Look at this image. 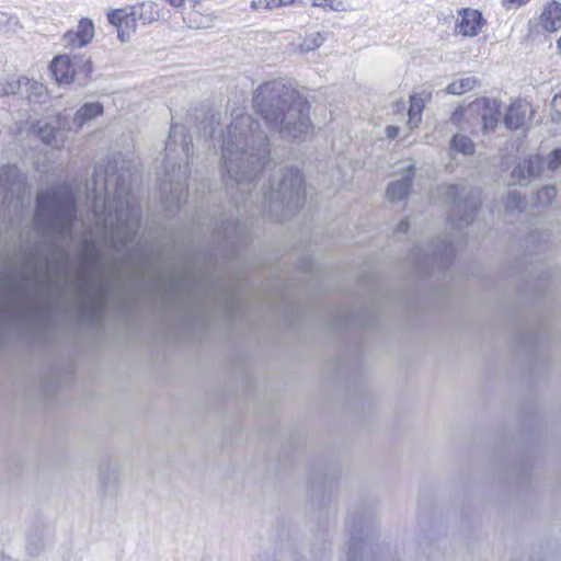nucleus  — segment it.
<instances>
[{
    "label": "nucleus",
    "instance_id": "1",
    "mask_svg": "<svg viewBox=\"0 0 561 561\" xmlns=\"http://www.w3.org/2000/svg\"><path fill=\"white\" fill-rule=\"evenodd\" d=\"M253 107L268 128L283 137L298 138L312 128L307 100L280 81L261 84L253 95Z\"/></svg>",
    "mask_w": 561,
    "mask_h": 561
},
{
    "label": "nucleus",
    "instance_id": "2",
    "mask_svg": "<svg viewBox=\"0 0 561 561\" xmlns=\"http://www.w3.org/2000/svg\"><path fill=\"white\" fill-rule=\"evenodd\" d=\"M220 139L222 169L237 181L242 182L243 179L238 176V161L256 160L259 164L270 161L267 136L247 113L234 114Z\"/></svg>",
    "mask_w": 561,
    "mask_h": 561
},
{
    "label": "nucleus",
    "instance_id": "3",
    "mask_svg": "<svg viewBox=\"0 0 561 561\" xmlns=\"http://www.w3.org/2000/svg\"><path fill=\"white\" fill-rule=\"evenodd\" d=\"M76 211V197L70 186H56L39 192L34 215L38 236L50 247L71 240Z\"/></svg>",
    "mask_w": 561,
    "mask_h": 561
},
{
    "label": "nucleus",
    "instance_id": "4",
    "mask_svg": "<svg viewBox=\"0 0 561 561\" xmlns=\"http://www.w3.org/2000/svg\"><path fill=\"white\" fill-rule=\"evenodd\" d=\"M193 149L192 138L183 125L173 124L164 148L163 183L164 203L180 207L187 198V163Z\"/></svg>",
    "mask_w": 561,
    "mask_h": 561
},
{
    "label": "nucleus",
    "instance_id": "5",
    "mask_svg": "<svg viewBox=\"0 0 561 561\" xmlns=\"http://www.w3.org/2000/svg\"><path fill=\"white\" fill-rule=\"evenodd\" d=\"M106 198L102 214L98 213L94 205V214L98 224L102 227L103 238L115 249L128 247L135 239L139 228V214L133 209L128 201L122 197L116 190L114 197H110L108 184L104 186Z\"/></svg>",
    "mask_w": 561,
    "mask_h": 561
},
{
    "label": "nucleus",
    "instance_id": "6",
    "mask_svg": "<svg viewBox=\"0 0 561 561\" xmlns=\"http://www.w3.org/2000/svg\"><path fill=\"white\" fill-rule=\"evenodd\" d=\"M304 178L299 169L280 170L279 176L272 179L268 191L263 193V211L280 221L295 214L305 203Z\"/></svg>",
    "mask_w": 561,
    "mask_h": 561
},
{
    "label": "nucleus",
    "instance_id": "7",
    "mask_svg": "<svg viewBox=\"0 0 561 561\" xmlns=\"http://www.w3.org/2000/svg\"><path fill=\"white\" fill-rule=\"evenodd\" d=\"M438 196L453 205L449 219L458 226L472 221L481 205V191L478 188H471L466 193L463 186L449 184L439 188Z\"/></svg>",
    "mask_w": 561,
    "mask_h": 561
},
{
    "label": "nucleus",
    "instance_id": "8",
    "mask_svg": "<svg viewBox=\"0 0 561 561\" xmlns=\"http://www.w3.org/2000/svg\"><path fill=\"white\" fill-rule=\"evenodd\" d=\"M50 70L58 83L85 85L93 69L88 57L59 55L53 59Z\"/></svg>",
    "mask_w": 561,
    "mask_h": 561
},
{
    "label": "nucleus",
    "instance_id": "9",
    "mask_svg": "<svg viewBox=\"0 0 561 561\" xmlns=\"http://www.w3.org/2000/svg\"><path fill=\"white\" fill-rule=\"evenodd\" d=\"M28 194L23 174L16 165L8 164L0 169V198L4 206L13 205L14 208L23 205L24 197Z\"/></svg>",
    "mask_w": 561,
    "mask_h": 561
},
{
    "label": "nucleus",
    "instance_id": "10",
    "mask_svg": "<svg viewBox=\"0 0 561 561\" xmlns=\"http://www.w3.org/2000/svg\"><path fill=\"white\" fill-rule=\"evenodd\" d=\"M270 161H264L262 164H259L256 160H249V161H238L236 164L239 165V178H243L242 182L237 181L232 179L228 172L224 169L226 172L228 180L226 183L228 192L232 195L233 198H236L234 195L243 196L248 193H250V186L252 184V181L254 180L256 173L266 167V164ZM243 202H247V198H243Z\"/></svg>",
    "mask_w": 561,
    "mask_h": 561
},
{
    "label": "nucleus",
    "instance_id": "11",
    "mask_svg": "<svg viewBox=\"0 0 561 561\" xmlns=\"http://www.w3.org/2000/svg\"><path fill=\"white\" fill-rule=\"evenodd\" d=\"M107 19L116 27L117 37L122 43L128 42L137 28L138 21L131 15L129 8L114 10L107 14Z\"/></svg>",
    "mask_w": 561,
    "mask_h": 561
},
{
    "label": "nucleus",
    "instance_id": "12",
    "mask_svg": "<svg viewBox=\"0 0 561 561\" xmlns=\"http://www.w3.org/2000/svg\"><path fill=\"white\" fill-rule=\"evenodd\" d=\"M94 37V24L90 19L83 18L79 21L76 31H68L62 36V44L66 48H81L87 46Z\"/></svg>",
    "mask_w": 561,
    "mask_h": 561
},
{
    "label": "nucleus",
    "instance_id": "13",
    "mask_svg": "<svg viewBox=\"0 0 561 561\" xmlns=\"http://www.w3.org/2000/svg\"><path fill=\"white\" fill-rule=\"evenodd\" d=\"M483 25L484 19L481 12L463 9L460 13V19L457 22V31L462 36L473 37L478 35Z\"/></svg>",
    "mask_w": 561,
    "mask_h": 561
},
{
    "label": "nucleus",
    "instance_id": "14",
    "mask_svg": "<svg viewBox=\"0 0 561 561\" xmlns=\"http://www.w3.org/2000/svg\"><path fill=\"white\" fill-rule=\"evenodd\" d=\"M414 176V167L413 164H409L405 168V174L401 180L394 181L388 185L387 188V197L390 202H401L403 201L411 188L412 180Z\"/></svg>",
    "mask_w": 561,
    "mask_h": 561
},
{
    "label": "nucleus",
    "instance_id": "15",
    "mask_svg": "<svg viewBox=\"0 0 561 561\" xmlns=\"http://www.w3.org/2000/svg\"><path fill=\"white\" fill-rule=\"evenodd\" d=\"M105 291L103 286L98 288L96 294L93 298L88 301H84L81 306L82 317L91 324L98 323L101 321L103 316V302H104Z\"/></svg>",
    "mask_w": 561,
    "mask_h": 561
},
{
    "label": "nucleus",
    "instance_id": "16",
    "mask_svg": "<svg viewBox=\"0 0 561 561\" xmlns=\"http://www.w3.org/2000/svg\"><path fill=\"white\" fill-rule=\"evenodd\" d=\"M33 131L41 138V140L54 148H59L65 141V131L59 127L51 125L50 123L41 122L33 127Z\"/></svg>",
    "mask_w": 561,
    "mask_h": 561
},
{
    "label": "nucleus",
    "instance_id": "17",
    "mask_svg": "<svg viewBox=\"0 0 561 561\" xmlns=\"http://www.w3.org/2000/svg\"><path fill=\"white\" fill-rule=\"evenodd\" d=\"M530 112V105L527 103L520 101L512 103L504 116L505 126L510 129L520 128L526 123Z\"/></svg>",
    "mask_w": 561,
    "mask_h": 561
},
{
    "label": "nucleus",
    "instance_id": "18",
    "mask_svg": "<svg viewBox=\"0 0 561 561\" xmlns=\"http://www.w3.org/2000/svg\"><path fill=\"white\" fill-rule=\"evenodd\" d=\"M540 24L545 31L554 32L561 27V3L548 2L541 12Z\"/></svg>",
    "mask_w": 561,
    "mask_h": 561
},
{
    "label": "nucleus",
    "instance_id": "19",
    "mask_svg": "<svg viewBox=\"0 0 561 561\" xmlns=\"http://www.w3.org/2000/svg\"><path fill=\"white\" fill-rule=\"evenodd\" d=\"M368 537L352 535L347 542L346 561H371L367 556Z\"/></svg>",
    "mask_w": 561,
    "mask_h": 561
},
{
    "label": "nucleus",
    "instance_id": "20",
    "mask_svg": "<svg viewBox=\"0 0 561 561\" xmlns=\"http://www.w3.org/2000/svg\"><path fill=\"white\" fill-rule=\"evenodd\" d=\"M129 9L131 15L136 16L138 23L142 25L151 24L160 18L157 4L151 1L137 3Z\"/></svg>",
    "mask_w": 561,
    "mask_h": 561
},
{
    "label": "nucleus",
    "instance_id": "21",
    "mask_svg": "<svg viewBox=\"0 0 561 561\" xmlns=\"http://www.w3.org/2000/svg\"><path fill=\"white\" fill-rule=\"evenodd\" d=\"M184 21L191 28L205 30L214 26L216 16L210 11L193 9L187 13L186 18H184Z\"/></svg>",
    "mask_w": 561,
    "mask_h": 561
},
{
    "label": "nucleus",
    "instance_id": "22",
    "mask_svg": "<svg viewBox=\"0 0 561 561\" xmlns=\"http://www.w3.org/2000/svg\"><path fill=\"white\" fill-rule=\"evenodd\" d=\"M483 104L482 123L485 131L493 130L500 118V104L496 100L482 99Z\"/></svg>",
    "mask_w": 561,
    "mask_h": 561
},
{
    "label": "nucleus",
    "instance_id": "23",
    "mask_svg": "<svg viewBox=\"0 0 561 561\" xmlns=\"http://www.w3.org/2000/svg\"><path fill=\"white\" fill-rule=\"evenodd\" d=\"M103 113V105L99 102L85 103L82 105L76 116L75 123L79 126L83 125L87 121H90Z\"/></svg>",
    "mask_w": 561,
    "mask_h": 561
},
{
    "label": "nucleus",
    "instance_id": "24",
    "mask_svg": "<svg viewBox=\"0 0 561 561\" xmlns=\"http://www.w3.org/2000/svg\"><path fill=\"white\" fill-rule=\"evenodd\" d=\"M477 83V79L474 77H463L457 80H454L446 88V93L453 95H461L468 91H471Z\"/></svg>",
    "mask_w": 561,
    "mask_h": 561
},
{
    "label": "nucleus",
    "instance_id": "25",
    "mask_svg": "<svg viewBox=\"0 0 561 561\" xmlns=\"http://www.w3.org/2000/svg\"><path fill=\"white\" fill-rule=\"evenodd\" d=\"M450 149L465 156H471L474 153L476 146L469 137L461 134H456L451 138Z\"/></svg>",
    "mask_w": 561,
    "mask_h": 561
},
{
    "label": "nucleus",
    "instance_id": "26",
    "mask_svg": "<svg viewBox=\"0 0 561 561\" xmlns=\"http://www.w3.org/2000/svg\"><path fill=\"white\" fill-rule=\"evenodd\" d=\"M423 107L424 104L422 99L416 95H412L409 108V125L411 128H414L420 124Z\"/></svg>",
    "mask_w": 561,
    "mask_h": 561
},
{
    "label": "nucleus",
    "instance_id": "27",
    "mask_svg": "<svg viewBox=\"0 0 561 561\" xmlns=\"http://www.w3.org/2000/svg\"><path fill=\"white\" fill-rule=\"evenodd\" d=\"M325 41V36L321 32H311L306 34L300 44L301 51H311L319 48Z\"/></svg>",
    "mask_w": 561,
    "mask_h": 561
},
{
    "label": "nucleus",
    "instance_id": "28",
    "mask_svg": "<svg viewBox=\"0 0 561 561\" xmlns=\"http://www.w3.org/2000/svg\"><path fill=\"white\" fill-rule=\"evenodd\" d=\"M296 0H252L251 8L252 9H266L273 10L275 8H284L293 5Z\"/></svg>",
    "mask_w": 561,
    "mask_h": 561
},
{
    "label": "nucleus",
    "instance_id": "29",
    "mask_svg": "<svg viewBox=\"0 0 561 561\" xmlns=\"http://www.w3.org/2000/svg\"><path fill=\"white\" fill-rule=\"evenodd\" d=\"M18 80H22V88L24 87L27 91H30L28 98L31 99L32 95L35 96V102H39V99L45 95V88L42 83H38L37 81L30 80L26 77H20Z\"/></svg>",
    "mask_w": 561,
    "mask_h": 561
},
{
    "label": "nucleus",
    "instance_id": "30",
    "mask_svg": "<svg viewBox=\"0 0 561 561\" xmlns=\"http://www.w3.org/2000/svg\"><path fill=\"white\" fill-rule=\"evenodd\" d=\"M505 207L510 213L523 211L526 208V201L519 193L512 191L507 195Z\"/></svg>",
    "mask_w": 561,
    "mask_h": 561
},
{
    "label": "nucleus",
    "instance_id": "31",
    "mask_svg": "<svg viewBox=\"0 0 561 561\" xmlns=\"http://www.w3.org/2000/svg\"><path fill=\"white\" fill-rule=\"evenodd\" d=\"M556 195L557 192L554 186H543L536 193V205L540 207H546L550 203H552V201L556 198Z\"/></svg>",
    "mask_w": 561,
    "mask_h": 561
},
{
    "label": "nucleus",
    "instance_id": "32",
    "mask_svg": "<svg viewBox=\"0 0 561 561\" xmlns=\"http://www.w3.org/2000/svg\"><path fill=\"white\" fill-rule=\"evenodd\" d=\"M22 90V80L10 79L5 82H0V96L14 95Z\"/></svg>",
    "mask_w": 561,
    "mask_h": 561
},
{
    "label": "nucleus",
    "instance_id": "33",
    "mask_svg": "<svg viewBox=\"0 0 561 561\" xmlns=\"http://www.w3.org/2000/svg\"><path fill=\"white\" fill-rule=\"evenodd\" d=\"M543 160L540 156H531L523 162L529 176H536L540 173Z\"/></svg>",
    "mask_w": 561,
    "mask_h": 561
},
{
    "label": "nucleus",
    "instance_id": "34",
    "mask_svg": "<svg viewBox=\"0 0 561 561\" xmlns=\"http://www.w3.org/2000/svg\"><path fill=\"white\" fill-rule=\"evenodd\" d=\"M312 5L337 12L344 10L343 2L341 0H312Z\"/></svg>",
    "mask_w": 561,
    "mask_h": 561
},
{
    "label": "nucleus",
    "instance_id": "35",
    "mask_svg": "<svg viewBox=\"0 0 561 561\" xmlns=\"http://www.w3.org/2000/svg\"><path fill=\"white\" fill-rule=\"evenodd\" d=\"M547 168L556 171L561 167V148L550 152L546 159Z\"/></svg>",
    "mask_w": 561,
    "mask_h": 561
},
{
    "label": "nucleus",
    "instance_id": "36",
    "mask_svg": "<svg viewBox=\"0 0 561 561\" xmlns=\"http://www.w3.org/2000/svg\"><path fill=\"white\" fill-rule=\"evenodd\" d=\"M529 178L527 174V170L523 163L516 165L512 172V179L514 180L515 184H522L524 180Z\"/></svg>",
    "mask_w": 561,
    "mask_h": 561
},
{
    "label": "nucleus",
    "instance_id": "37",
    "mask_svg": "<svg viewBox=\"0 0 561 561\" xmlns=\"http://www.w3.org/2000/svg\"><path fill=\"white\" fill-rule=\"evenodd\" d=\"M551 106H552V121L554 122H559L561 121V93L560 94H556L552 99V102H551Z\"/></svg>",
    "mask_w": 561,
    "mask_h": 561
},
{
    "label": "nucleus",
    "instance_id": "38",
    "mask_svg": "<svg viewBox=\"0 0 561 561\" xmlns=\"http://www.w3.org/2000/svg\"><path fill=\"white\" fill-rule=\"evenodd\" d=\"M530 0H503L502 4L505 9L510 10L512 8H519Z\"/></svg>",
    "mask_w": 561,
    "mask_h": 561
},
{
    "label": "nucleus",
    "instance_id": "39",
    "mask_svg": "<svg viewBox=\"0 0 561 561\" xmlns=\"http://www.w3.org/2000/svg\"><path fill=\"white\" fill-rule=\"evenodd\" d=\"M37 256H38V249L36 247L32 248L30 253H28V256L26 257V265L27 266H34L35 267V263H36V260H37Z\"/></svg>",
    "mask_w": 561,
    "mask_h": 561
},
{
    "label": "nucleus",
    "instance_id": "40",
    "mask_svg": "<svg viewBox=\"0 0 561 561\" xmlns=\"http://www.w3.org/2000/svg\"><path fill=\"white\" fill-rule=\"evenodd\" d=\"M2 280L3 284L11 289H16L22 286L13 276H5Z\"/></svg>",
    "mask_w": 561,
    "mask_h": 561
},
{
    "label": "nucleus",
    "instance_id": "41",
    "mask_svg": "<svg viewBox=\"0 0 561 561\" xmlns=\"http://www.w3.org/2000/svg\"><path fill=\"white\" fill-rule=\"evenodd\" d=\"M399 134V128L396 126H388L386 128V135L390 139H394Z\"/></svg>",
    "mask_w": 561,
    "mask_h": 561
},
{
    "label": "nucleus",
    "instance_id": "42",
    "mask_svg": "<svg viewBox=\"0 0 561 561\" xmlns=\"http://www.w3.org/2000/svg\"><path fill=\"white\" fill-rule=\"evenodd\" d=\"M409 230V222L407 220H401L397 227V232L405 233Z\"/></svg>",
    "mask_w": 561,
    "mask_h": 561
},
{
    "label": "nucleus",
    "instance_id": "43",
    "mask_svg": "<svg viewBox=\"0 0 561 561\" xmlns=\"http://www.w3.org/2000/svg\"><path fill=\"white\" fill-rule=\"evenodd\" d=\"M219 121H220V116L219 115H211L210 119H209V126L211 128V133L210 135L213 136L214 134V124H219Z\"/></svg>",
    "mask_w": 561,
    "mask_h": 561
},
{
    "label": "nucleus",
    "instance_id": "44",
    "mask_svg": "<svg viewBox=\"0 0 561 561\" xmlns=\"http://www.w3.org/2000/svg\"><path fill=\"white\" fill-rule=\"evenodd\" d=\"M170 5H172L175 9H180L184 5L185 0H167Z\"/></svg>",
    "mask_w": 561,
    "mask_h": 561
},
{
    "label": "nucleus",
    "instance_id": "45",
    "mask_svg": "<svg viewBox=\"0 0 561 561\" xmlns=\"http://www.w3.org/2000/svg\"><path fill=\"white\" fill-rule=\"evenodd\" d=\"M0 561H15V560H13V559H12V558H10V557L0 556Z\"/></svg>",
    "mask_w": 561,
    "mask_h": 561
},
{
    "label": "nucleus",
    "instance_id": "46",
    "mask_svg": "<svg viewBox=\"0 0 561 561\" xmlns=\"http://www.w3.org/2000/svg\"><path fill=\"white\" fill-rule=\"evenodd\" d=\"M230 226H231L233 232H237L238 224L237 222L236 224H231Z\"/></svg>",
    "mask_w": 561,
    "mask_h": 561
},
{
    "label": "nucleus",
    "instance_id": "47",
    "mask_svg": "<svg viewBox=\"0 0 561 561\" xmlns=\"http://www.w3.org/2000/svg\"><path fill=\"white\" fill-rule=\"evenodd\" d=\"M557 46H558L559 51L561 53V37L558 39Z\"/></svg>",
    "mask_w": 561,
    "mask_h": 561
},
{
    "label": "nucleus",
    "instance_id": "48",
    "mask_svg": "<svg viewBox=\"0 0 561 561\" xmlns=\"http://www.w3.org/2000/svg\"><path fill=\"white\" fill-rule=\"evenodd\" d=\"M227 230H228V227H225V234L229 236Z\"/></svg>",
    "mask_w": 561,
    "mask_h": 561
}]
</instances>
